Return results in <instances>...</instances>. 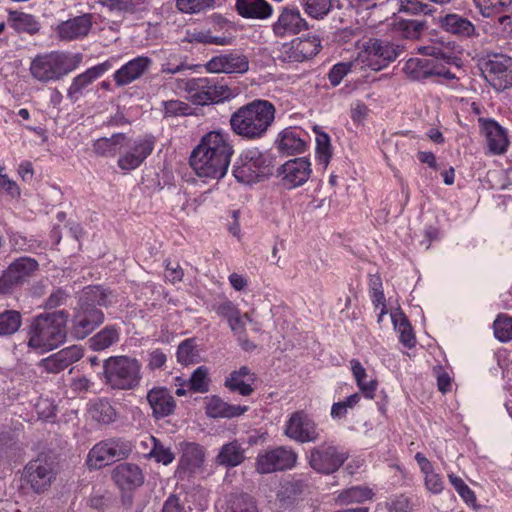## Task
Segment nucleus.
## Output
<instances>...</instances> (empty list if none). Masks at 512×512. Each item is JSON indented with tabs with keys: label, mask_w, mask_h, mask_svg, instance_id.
Listing matches in <instances>:
<instances>
[{
	"label": "nucleus",
	"mask_w": 512,
	"mask_h": 512,
	"mask_svg": "<svg viewBox=\"0 0 512 512\" xmlns=\"http://www.w3.org/2000/svg\"><path fill=\"white\" fill-rule=\"evenodd\" d=\"M233 153L228 134L210 131L192 150L189 163L199 177L221 179L228 170Z\"/></svg>",
	"instance_id": "nucleus-1"
},
{
	"label": "nucleus",
	"mask_w": 512,
	"mask_h": 512,
	"mask_svg": "<svg viewBox=\"0 0 512 512\" xmlns=\"http://www.w3.org/2000/svg\"><path fill=\"white\" fill-rule=\"evenodd\" d=\"M275 107L263 99H255L231 114V130L246 140H257L265 136L275 119Z\"/></svg>",
	"instance_id": "nucleus-2"
},
{
	"label": "nucleus",
	"mask_w": 512,
	"mask_h": 512,
	"mask_svg": "<svg viewBox=\"0 0 512 512\" xmlns=\"http://www.w3.org/2000/svg\"><path fill=\"white\" fill-rule=\"evenodd\" d=\"M68 317L66 310L36 316L30 326L29 347L50 351L63 344L67 335Z\"/></svg>",
	"instance_id": "nucleus-3"
},
{
	"label": "nucleus",
	"mask_w": 512,
	"mask_h": 512,
	"mask_svg": "<svg viewBox=\"0 0 512 512\" xmlns=\"http://www.w3.org/2000/svg\"><path fill=\"white\" fill-rule=\"evenodd\" d=\"M142 364L131 356H110L103 361V382L115 390H134L142 379Z\"/></svg>",
	"instance_id": "nucleus-4"
},
{
	"label": "nucleus",
	"mask_w": 512,
	"mask_h": 512,
	"mask_svg": "<svg viewBox=\"0 0 512 512\" xmlns=\"http://www.w3.org/2000/svg\"><path fill=\"white\" fill-rule=\"evenodd\" d=\"M82 59L81 53L51 52L36 56L31 63L30 71L39 81H56L78 68Z\"/></svg>",
	"instance_id": "nucleus-5"
},
{
	"label": "nucleus",
	"mask_w": 512,
	"mask_h": 512,
	"mask_svg": "<svg viewBox=\"0 0 512 512\" xmlns=\"http://www.w3.org/2000/svg\"><path fill=\"white\" fill-rule=\"evenodd\" d=\"M274 160L270 152H261L257 148L247 149L241 153L232 172L240 183L260 182L273 174Z\"/></svg>",
	"instance_id": "nucleus-6"
},
{
	"label": "nucleus",
	"mask_w": 512,
	"mask_h": 512,
	"mask_svg": "<svg viewBox=\"0 0 512 512\" xmlns=\"http://www.w3.org/2000/svg\"><path fill=\"white\" fill-rule=\"evenodd\" d=\"M477 65L485 81L497 92L512 87V57L496 52L481 55Z\"/></svg>",
	"instance_id": "nucleus-7"
},
{
	"label": "nucleus",
	"mask_w": 512,
	"mask_h": 512,
	"mask_svg": "<svg viewBox=\"0 0 512 512\" xmlns=\"http://www.w3.org/2000/svg\"><path fill=\"white\" fill-rule=\"evenodd\" d=\"M349 458V453L332 441H325L310 448L306 459L317 473L331 475L338 471Z\"/></svg>",
	"instance_id": "nucleus-8"
},
{
	"label": "nucleus",
	"mask_w": 512,
	"mask_h": 512,
	"mask_svg": "<svg viewBox=\"0 0 512 512\" xmlns=\"http://www.w3.org/2000/svg\"><path fill=\"white\" fill-rule=\"evenodd\" d=\"M132 451L129 441L122 438H110L93 446L88 454L87 463L91 468L100 469L115 461L127 458Z\"/></svg>",
	"instance_id": "nucleus-9"
},
{
	"label": "nucleus",
	"mask_w": 512,
	"mask_h": 512,
	"mask_svg": "<svg viewBox=\"0 0 512 512\" xmlns=\"http://www.w3.org/2000/svg\"><path fill=\"white\" fill-rule=\"evenodd\" d=\"M38 267V262L30 257L14 260L0 277V294H10L22 286L38 270Z\"/></svg>",
	"instance_id": "nucleus-10"
},
{
	"label": "nucleus",
	"mask_w": 512,
	"mask_h": 512,
	"mask_svg": "<svg viewBox=\"0 0 512 512\" xmlns=\"http://www.w3.org/2000/svg\"><path fill=\"white\" fill-rule=\"evenodd\" d=\"M284 435L301 444L315 443L320 439L316 422L304 411L291 414L285 423Z\"/></svg>",
	"instance_id": "nucleus-11"
},
{
	"label": "nucleus",
	"mask_w": 512,
	"mask_h": 512,
	"mask_svg": "<svg viewBox=\"0 0 512 512\" xmlns=\"http://www.w3.org/2000/svg\"><path fill=\"white\" fill-rule=\"evenodd\" d=\"M298 459V454L288 446H279L259 454L256 459V470L261 474L292 469Z\"/></svg>",
	"instance_id": "nucleus-12"
},
{
	"label": "nucleus",
	"mask_w": 512,
	"mask_h": 512,
	"mask_svg": "<svg viewBox=\"0 0 512 512\" xmlns=\"http://www.w3.org/2000/svg\"><path fill=\"white\" fill-rule=\"evenodd\" d=\"M156 138L153 135H144L134 140L132 146L123 153L118 161V167L125 171L138 168L153 152Z\"/></svg>",
	"instance_id": "nucleus-13"
},
{
	"label": "nucleus",
	"mask_w": 512,
	"mask_h": 512,
	"mask_svg": "<svg viewBox=\"0 0 512 512\" xmlns=\"http://www.w3.org/2000/svg\"><path fill=\"white\" fill-rule=\"evenodd\" d=\"M104 321V313L100 309H88L77 305L71 325V335L76 339H84Z\"/></svg>",
	"instance_id": "nucleus-14"
},
{
	"label": "nucleus",
	"mask_w": 512,
	"mask_h": 512,
	"mask_svg": "<svg viewBox=\"0 0 512 512\" xmlns=\"http://www.w3.org/2000/svg\"><path fill=\"white\" fill-rule=\"evenodd\" d=\"M24 471L25 479L36 493L45 491L55 478L53 464L44 458L31 460Z\"/></svg>",
	"instance_id": "nucleus-15"
},
{
	"label": "nucleus",
	"mask_w": 512,
	"mask_h": 512,
	"mask_svg": "<svg viewBox=\"0 0 512 512\" xmlns=\"http://www.w3.org/2000/svg\"><path fill=\"white\" fill-rule=\"evenodd\" d=\"M206 69L211 73L244 74L249 70V60L237 52L221 54L210 59Z\"/></svg>",
	"instance_id": "nucleus-16"
},
{
	"label": "nucleus",
	"mask_w": 512,
	"mask_h": 512,
	"mask_svg": "<svg viewBox=\"0 0 512 512\" xmlns=\"http://www.w3.org/2000/svg\"><path fill=\"white\" fill-rule=\"evenodd\" d=\"M310 174L311 163L305 157L291 159L277 169V175L282 176V180L289 188L303 185Z\"/></svg>",
	"instance_id": "nucleus-17"
},
{
	"label": "nucleus",
	"mask_w": 512,
	"mask_h": 512,
	"mask_svg": "<svg viewBox=\"0 0 512 512\" xmlns=\"http://www.w3.org/2000/svg\"><path fill=\"white\" fill-rule=\"evenodd\" d=\"M308 29L306 20L297 8H283L272 30L277 37L296 35Z\"/></svg>",
	"instance_id": "nucleus-18"
},
{
	"label": "nucleus",
	"mask_w": 512,
	"mask_h": 512,
	"mask_svg": "<svg viewBox=\"0 0 512 512\" xmlns=\"http://www.w3.org/2000/svg\"><path fill=\"white\" fill-rule=\"evenodd\" d=\"M146 399L155 420L166 418L175 412L176 401L166 387H153L147 392Z\"/></svg>",
	"instance_id": "nucleus-19"
},
{
	"label": "nucleus",
	"mask_w": 512,
	"mask_h": 512,
	"mask_svg": "<svg viewBox=\"0 0 512 512\" xmlns=\"http://www.w3.org/2000/svg\"><path fill=\"white\" fill-rule=\"evenodd\" d=\"M83 357V349L80 346L72 345L44 358L39 366L46 372L57 374L68 368Z\"/></svg>",
	"instance_id": "nucleus-20"
},
{
	"label": "nucleus",
	"mask_w": 512,
	"mask_h": 512,
	"mask_svg": "<svg viewBox=\"0 0 512 512\" xmlns=\"http://www.w3.org/2000/svg\"><path fill=\"white\" fill-rule=\"evenodd\" d=\"M478 122L490 153L493 155L505 153L509 143L506 130L493 119L479 118Z\"/></svg>",
	"instance_id": "nucleus-21"
},
{
	"label": "nucleus",
	"mask_w": 512,
	"mask_h": 512,
	"mask_svg": "<svg viewBox=\"0 0 512 512\" xmlns=\"http://www.w3.org/2000/svg\"><path fill=\"white\" fill-rule=\"evenodd\" d=\"M439 25L445 32L460 39H472L480 35L472 21L457 13L440 17Z\"/></svg>",
	"instance_id": "nucleus-22"
},
{
	"label": "nucleus",
	"mask_w": 512,
	"mask_h": 512,
	"mask_svg": "<svg viewBox=\"0 0 512 512\" xmlns=\"http://www.w3.org/2000/svg\"><path fill=\"white\" fill-rule=\"evenodd\" d=\"M111 67L112 64L109 61H105L88 68L85 72L74 77L67 90V97L73 102L77 101L83 94L84 90L104 73L110 70Z\"/></svg>",
	"instance_id": "nucleus-23"
},
{
	"label": "nucleus",
	"mask_w": 512,
	"mask_h": 512,
	"mask_svg": "<svg viewBox=\"0 0 512 512\" xmlns=\"http://www.w3.org/2000/svg\"><path fill=\"white\" fill-rule=\"evenodd\" d=\"M182 454L179 459L176 473L181 477L195 473L204 462V448L193 442H182L180 444Z\"/></svg>",
	"instance_id": "nucleus-24"
},
{
	"label": "nucleus",
	"mask_w": 512,
	"mask_h": 512,
	"mask_svg": "<svg viewBox=\"0 0 512 512\" xmlns=\"http://www.w3.org/2000/svg\"><path fill=\"white\" fill-rule=\"evenodd\" d=\"M153 61L147 56H138L115 71L113 78L117 86H125L141 78L151 67Z\"/></svg>",
	"instance_id": "nucleus-25"
},
{
	"label": "nucleus",
	"mask_w": 512,
	"mask_h": 512,
	"mask_svg": "<svg viewBox=\"0 0 512 512\" xmlns=\"http://www.w3.org/2000/svg\"><path fill=\"white\" fill-rule=\"evenodd\" d=\"M92 14L85 13L61 22L57 33L62 40H75L88 35L92 27Z\"/></svg>",
	"instance_id": "nucleus-26"
},
{
	"label": "nucleus",
	"mask_w": 512,
	"mask_h": 512,
	"mask_svg": "<svg viewBox=\"0 0 512 512\" xmlns=\"http://www.w3.org/2000/svg\"><path fill=\"white\" fill-rule=\"evenodd\" d=\"M113 291L100 285H89L84 287L78 294V305L98 309L100 307H109L114 299Z\"/></svg>",
	"instance_id": "nucleus-27"
},
{
	"label": "nucleus",
	"mask_w": 512,
	"mask_h": 512,
	"mask_svg": "<svg viewBox=\"0 0 512 512\" xmlns=\"http://www.w3.org/2000/svg\"><path fill=\"white\" fill-rule=\"evenodd\" d=\"M369 56H373L381 60V63L374 70H380L386 67L390 62L394 61L403 51V47L392 42L381 39H370L366 46Z\"/></svg>",
	"instance_id": "nucleus-28"
},
{
	"label": "nucleus",
	"mask_w": 512,
	"mask_h": 512,
	"mask_svg": "<svg viewBox=\"0 0 512 512\" xmlns=\"http://www.w3.org/2000/svg\"><path fill=\"white\" fill-rule=\"evenodd\" d=\"M113 480L122 490H133L144 482L141 469L132 463H122L116 466L112 474Z\"/></svg>",
	"instance_id": "nucleus-29"
},
{
	"label": "nucleus",
	"mask_w": 512,
	"mask_h": 512,
	"mask_svg": "<svg viewBox=\"0 0 512 512\" xmlns=\"http://www.w3.org/2000/svg\"><path fill=\"white\" fill-rule=\"evenodd\" d=\"M306 487V480L303 478L293 476L284 480L277 492L280 507L284 509L292 507L301 498Z\"/></svg>",
	"instance_id": "nucleus-30"
},
{
	"label": "nucleus",
	"mask_w": 512,
	"mask_h": 512,
	"mask_svg": "<svg viewBox=\"0 0 512 512\" xmlns=\"http://www.w3.org/2000/svg\"><path fill=\"white\" fill-rule=\"evenodd\" d=\"M206 415L210 418H235L248 411V406L232 405L225 402L221 397L213 395L207 398Z\"/></svg>",
	"instance_id": "nucleus-31"
},
{
	"label": "nucleus",
	"mask_w": 512,
	"mask_h": 512,
	"mask_svg": "<svg viewBox=\"0 0 512 512\" xmlns=\"http://www.w3.org/2000/svg\"><path fill=\"white\" fill-rule=\"evenodd\" d=\"M237 13L247 19H267L273 13L272 6L266 0H236Z\"/></svg>",
	"instance_id": "nucleus-32"
},
{
	"label": "nucleus",
	"mask_w": 512,
	"mask_h": 512,
	"mask_svg": "<svg viewBox=\"0 0 512 512\" xmlns=\"http://www.w3.org/2000/svg\"><path fill=\"white\" fill-rule=\"evenodd\" d=\"M428 29L426 18H402L395 23V30L404 39L418 40Z\"/></svg>",
	"instance_id": "nucleus-33"
},
{
	"label": "nucleus",
	"mask_w": 512,
	"mask_h": 512,
	"mask_svg": "<svg viewBox=\"0 0 512 512\" xmlns=\"http://www.w3.org/2000/svg\"><path fill=\"white\" fill-rule=\"evenodd\" d=\"M214 78H193L187 81L186 90L191 100L198 105H207L211 102V81Z\"/></svg>",
	"instance_id": "nucleus-34"
},
{
	"label": "nucleus",
	"mask_w": 512,
	"mask_h": 512,
	"mask_svg": "<svg viewBox=\"0 0 512 512\" xmlns=\"http://www.w3.org/2000/svg\"><path fill=\"white\" fill-rule=\"evenodd\" d=\"M277 145L280 152L292 155L303 152L306 142L301 139L299 132L292 128H286L279 134Z\"/></svg>",
	"instance_id": "nucleus-35"
},
{
	"label": "nucleus",
	"mask_w": 512,
	"mask_h": 512,
	"mask_svg": "<svg viewBox=\"0 0 512 512\" xmlns=\"http://www.w3.org/2000/svg\"><path fill=\"white\" fill-rule=\"evenodd\" d=\"M405 75L413 81H422L432 77L433 59L411 58L404 67Z\"/></svg>",
	"instance_id": "nucleus-36"
},
{
	"label": "nucleus",
	"mask_w": 512,
	"mask_h": 512,
	"mask_svg": "<svg viewBox=\"0 0 512 512\" xmlns=\"http://www.w3.org/2000/svg\"><path fill=\"white\" fill-rule=\"evenodd\" d=\"M126 140L127 136L124 133H115L111 137H102L94 141L93 151L98 156L114 157Z\"/></svg>",
	"instance_id": "nucleus-37"
},
{
	"label": "nucleus",
	"mask_w": 512,
	"mask_h": 512,
	"mask_svg": "<svg viewBox=\"0 0 512 512\" xmlns=\"http://www.w3.org/2000/svg\"><path fill=\"white\" fill-rule=\"evenodd\" d=\"M120 328L107 325L89 339V347L94 351L105 350L119 341Z\"/></svg>",
	"instance_id": "nucleus-38"
},
{
	"label": "nucleus",
	"mask_w": 512,
	"mask_h": 512,
	"mask_svg": "<svg viewBox=\"0 0 512 512\" xmlns=\"http://www.w3.org/2000/svg\"><path fill=\"white\" fill-rule=\"evenodd\" d=\"M244 460V450L236 440L224 444L217 455V463L225 467H236Z\"/></svg>",
	"instance_id": "nucleus-39"
},
{
	"label": "nucleus",
	"mask_w": 512,
	"mask_h": 512,
	"mask_svg": "<svg viewBox=\"0 0 512 512\" xmlns=\"http://www.w3.org/2000/svg\"><path fill=\"white\" fill-rule=\"evenodd\" d=\"M307 15L314 19H323L334 8H340L339 0H302Z\"/></svg>",
	"instance_id": "nucleus-40"
},
{
	"label": "nucleus",
	"mask_w": 512,
	"mask_h": 512,
	"mask_svg": "<svg viewBox=\"0 0 512 512\" xmlns=\"http://www.w3.org/2000/svg\"><path fill=\"white\" fill-rule=\"evenodd\" d=\"M9 21L12 23L13 28L18 32L35 34L40 29L39 22L35 17L24 12L10 11Z\"/></svg>",
	"instance_id": "nucleus-41"
},
{
	"label": "nucleus",
	"mask_w": 512,
	"mask_h": 512,
	"mask_svg": "<svg viewBox=\"0 0 512 512\" xmlns=\"http://www.w3.org/2000/svg\"><path fill=\"white\" fill-rule=\"evenodd\" d=\"M391 317L395 329L400 334V342L407 348L414 347L416 338L407 317L403 313L393 314Z\"/></svg>",
	"instance_id": "nucleus-42"
},
{
	"label": "nucleus",
	"mask_w": 512,
	"mask_h": 512,
	"mask_svg": "<svg viewBox=\"0 0 512 512\" xmlns=\"http://www.w3.org/2000/svg\"><path fill=\"white\" fill-rule=\"evenodd\" d=\"M374 496L373 491L365 486H352L343 490L338 495L340 504L348 505L352 503H362L366 500L372 499Z\"/></svg>",
	"instance_id": "nucleus-43"
},
{
	"label": "nucleus",
	"mask_w": 512,
	"mask_h": 512,
	"mask_svg": "<svg viewBox=\"0 0 512 512\" xmlns=\"http://www.w3.org/2000/svg\"><path fill=\"white\" fill-rule=\"evenodd\" d=\"M22 324V316L16 310H5L0 312V337L15 334Z\"/></svg>",
	"instance_id": "nucleus-44"
},
{
	"label": "nucleus",
	"mask_w": 512,
	"mask_h": 512,
	"mask_svg": "<svg viewBox=\"0 0 512 512\" xmlns=\"http://www.w3.org/2000/svg\"><path fill=\"white\" fill-rule=\"evenodd\" d=\"M479 13L485 17H493L508 10L512 0H472Z\"/></svg>",
	"instance_id": "nucleus-45"
},
{
	"label": "nucleus",
	"mask_w": 512,
	"mask_h": 512,
	"mask_svg": "<svg viewBox=\"0 0 512 512\" xmlns=\"http://www.w3.org/2000/svg\"><path fill=\"white\" fill-rule=\"evenodd\" d=\"M398 13L415 18H426L432 12L428 4L419 0H397Z\"/></svg>",
	"instance_id": "nucleus-46"
},
{
	"label": "nucleus",
	"mask_w": 512,
	"mask_h": 512,
	"mask_svg": "<svg viewBox=\"0 0 512 512\" xmlns=\"http://www.w3.org/2000/svg\"><path fill=\"white\" fill-rule=\"evenodd\" d=\"M176 357L177 361L183 365L198 362L199 351L195 338H188L182 341L177 348Z\"/></svg>",
	"instance_id": "nucleus-47"
},
{
	"label": "nucleus",
	"mask_w": 512,
	"mask_h": 512,
	"mask_svg": "<svg viewBox=\"0 0 512 512\" xmlns=\"http://www.w3.org/2000/svg\"><path fill=\"white\" fill-rule=\"evenodd\" d=\"M90 414L94 420L103 424H110L115 420L116 412L107 400H99L91 406Z\"/></svg>",
	"instance_id": "nucleus-48"
},
{
	"label": "nucleus",
	"mask_w": 512,
	"mask_h": 512,
	"mask_svg": "<svg viewBox=\"0 0 512 512\" xmlns=\"http://www.w3.org/2000/svg\"><path fill=\"white\" fill-rule=\"evenodd\" d=\"M209 369L206 366H199L191 374L188 380V387L196 393H206L209 390Z\"/></svg>",
	"instance_id": "nucleus-49"
},
{
	"label": "nucleus",
	"mask_w": 512,
	"mask_h": 512,
	"mask_svg": "<svg viewBox=\"0 0 512 512\" xmlns=\"http://www.w3.org/2000/svg\"><path fill=\"white\" fill-rule=\"evenodd\" d=\"M153 443L152 449L150 450L149 456L156 462L162 463L163 465L171 464L175 459V454L169 447H166L159 439L154 436L150 437Z\"/></svg>",
	"instance_id": "nucleus-50"
},
{
	"label": "nucleus",
	"mask_w": 512,
	"mask_h": 512,
	"mask_svg": "<svg viewBox=\"0 0 512 512\" xmlns=\"http://www.w3.org/2000/svg\"><path fill=\"white\" fill-rule=\"evenodd\" d=\"M495 337L501 342L512 340V317L499 315L493 323Z\"/></svg>",
	"instance_id": "nucleus-51"
},
{
	"label": "nucleus",
	"mask_w": 512,
	"mask_h": 512,
	"mask_svg": "<svg viewBox=\"0 0 512 512\" xmlns=\"http://www.w3.org/2000/svg\"><path fill=\"white\" fill-rule=\"evenodd\" d=\"M316 132V153L320 163H322L325 167L328 166L331 158V144L330 137L328 134L324 132Z\"/></svg>",
	"instance_id": "nucleus-52"
},
{
	"label": "nucleus",
	"mask_w": 512,
	"mask_h": 512,
	"mask_svg": "<svg viewBox=\"0 0 512 512\" xmlns=\"http://www.w3.org/2000/svg\"><path fill=\"white\" fill-rule=\"evenodd\" d=\"M215 0H176V7L186 14H194L214 7Z\"/></svg>",
	"instance_id": "nucleus-53"
},
{
	"label": "nucleus",
	"mask_w": 512,
	"mask_h": 512,
	"mask_svg": "<svg viewBox=\"0 0 512 512\" xmlns=\"http://www.w3.org/2000/svg\"><path fill=\"white\" fill-rule=\"evenodd\" d=\"M273 52L274 58L283 63L300 62L294 39L290 42L279 45Z\"/></svg>",
	"instance_id": "nucleus-54"
},
{
	"label": "nucleus",
	"mask_w": 512,
	"mask_h": 512,
	"mask_svg": "<svg viewBox=\"0 0 512 512\" xmlns=\"http://www.w3.org/2000/svg\"><path fill=\"white\" fill-rule=\"evenodd\" d=\"M296 45V51L299 54L300 62L312 58L318 54L320 50V44L316 43L315 39H294Z\"/></svg>",
	"instance_id": "nucleus-55"
},
{
	"label": "nucleus",
	"mask_w": 512,
	"mask_h": 512,
	"mask_svg": "<svg viewBox=\"0 0 512 512\" xmlns=\"http://www.w3.org/2000/svg\"><path fill=\"white\" fill-rule=\"evenodd\" d=\"M448 479L450 483L453 485L457 493L464 500L467 505H471L476 507V495L475 493L466 485V483L462 480V478L449 474Z\"/></svg>",
	"instance_id": "nucleus-56"
},
{
	"label": "nucleus",
	"mask_w": 512,
	"mask_h": 512,
	"mask_svg": "<svg viewBox=\"0 0 512 512\" xmlns=\"http://www.w3.org/2000/svg\"><path fill=\"white\" fill-rule=\"evenodd\" d=\"M227 512H259L255 500L247 494L236 496L230 501Z\"/></svg>",
	"instance_id": "nucleus-57"
},
{
	"label": "nucleus",
	"mask_w": 512,
	"mask_h": 512,
	"mask_svg": "<svg viewBox=\"0 0 512 512\" xmlns=\"http://www.w3.org/2000/svg\"><path fill=\"white\" fill-rule=\"evenodd\" d=\"M165 117L187 116L192 114L189 104L180 100H169L163 102Z\"/></svg>",
	"instance_id": "nucleus-58"
},
{
	"label": "nucleus",
	"mask_w": 512,
	"mask_h": 512,
	"mask_svg": "<svg viewBox=\"0 0 512 512\" xmlns=\"http://www.w3.org/2000/svg\"><path fill=\"white\" fill-rule=\"evenodd\" d=\"M224 386L231 392H238L242 396H249L254 391L251 383H246L242 378L234 376L232 373L226 377Z\"/></svg>",
	"instance_id": "nucleus-59"
},
{
	"label": "nucleus",
	"mask_w": 512,
	"mask_h": 512,
	"mask_svg": "<svg viewBox=\"0 0 512 512\" xmlns=\"http://www.w3.org/2000/svg\"><path fill=\"white\" fill-rule=\"evenodd\" d=\"M102 5L107 7L110 11H117L123 13H135L137 6L140 4L139 0H103Z\"/></svg>",
	"instance_id": "nucleus-60"
},
{
	"label": "nucleus",
	"mask_w": 512,
	"mask_h": 512,
	"mask_svg": "<svg viewBox=\"0 0 512 512\" xmlns=\"http://www.w3.org/2000/svg\"><path fill=\"white\" fill-rule=\"evenodd\" d=\"M353 67L352 62H340L335 64L328 73V79L332 86L340 84L342 79L351 71Z\"/></svg>",
	"instance_id": "nucleus-61"
},
{
	"label": "nucleus",
	"mask_w": 512,
	"mask_h": 512,
	"mask_svg": "<svg viewBox=\"0 0 512 512\" xmlns=\"http://www.w3.org/2000/svg\"><path fill=\"white\" fill-rule=\"evenodd\" d=\"M167 362L166 354L159 348L148 352L147 368L151 371L162 369Z\"/></svg>",
	"instance_id": "nucleus-62"
},
{
	"label": "nucleus",
	"mask_w": 512,
	"mask_h": 512,
	"mask_svg": "<svg viewBox=\"0 0 512 512\" xmlns=\"http://www.w3.org/2000/svg\"><path fill=\"white\" fill-rule=\"evenodd\" d=\"M413 507L414 504L409 497L400 495L391 501L388 509L390 512H409L413 510Z\"/></svg>",
	"instance_id": "nucleus-63"
},
{
	"label": "nucleus",
	"mask_w": 512,
	"mask_h": 512,
	"mask_svg": "<svg viewBox=\"0 0 512 512\" xmlns=\"http://www.w3.org/2000/svg\"><path fill=\"white\" fill-rule=\"evenodd\" d=\"M211 102L210 103H219L230 96V90L227 86L219 85L216 79L214 78L211 81Z\"/></svg>",
	"instance_id": "nucleus-64"
}]
</instances>
